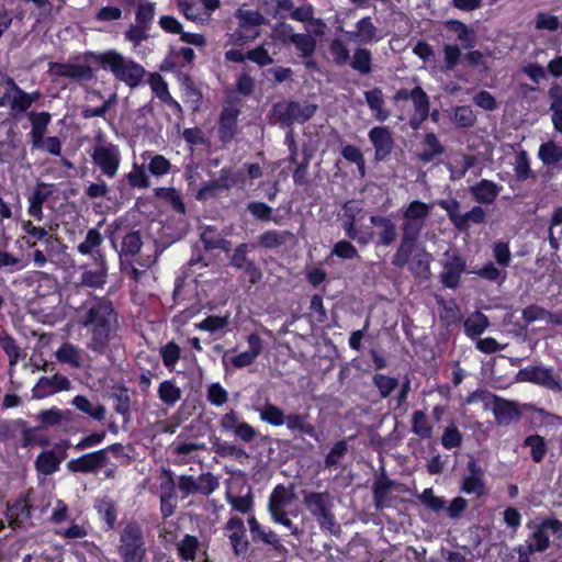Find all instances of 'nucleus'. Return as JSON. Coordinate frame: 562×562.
I'll list each match as a JSON object with an SVG mask.
<instances>
[{
	"label": "nucleus",
	"mask_w": 562,
	"mask_h": 562,
	"mask_svg": "<svg viewBox=\"0 0 562 562\" xmlns=\"http://www.w3.org/2000/svg\"><path fill=\"white\" fill-rule=\"evenodd\" d=\"M236 18L239 20V26L229 37L232 44L243 45L259 35L257 27L265 21L259 11L240 8L236 12Z\"/></svg>",
	"instance_id": "9d476101"
},
{
	"label": "nucleus",
	"mask_w": 562,
	"mask_h": 562,
	"mask_svg": "<svg viewBox=\"0 0 562 562\" xmlns=\"http://www.w3.org/2000/svg\"><path fill=\"white\" fill-rule=\"evenodd\" d=\"M373 383L382 397H387L398 385L397 379L385 374H375Z\"/></svg>",
	"instance_id": "69168bd1"
},
{
	"label": "nucleus",
	"mask_w": 562,
	"mask_h": 562,
	"mask_svg": "<svg viewBox=\"0 0 562 562\" xmlns=\"http://www.w3.org/2000/svg\"><path fill=\"white\" fill-rule=\"evenodd\" d=\"M488 326V318L481 312L470 315L464 322V331L469 337L480 336Z\"/></svg>",
	"instance_id": "a19ab883"
},
{
	"label": "nucleus",
	"mask_w": 562,
	"mask_h": 562,
	"mask_svg": "<svg viewBox=\"0 0 562 562\" xmlns=\"http://www.w3.org/2000/svg\"><path fill=\"white\" fill-rule=\"evenodd\" d=\"M238 111L233 106L225 108L220 119V133L223 140H229L235 132Z\"/></svg>",
	"instance_id": "c9c22d12"
},
{
	"label": "nucleus",
	"mask_w": 562,
	"mask_h": 562,
	"mask_svg": "<svg viewBox=\"0 0 562 562\" xmlns=\"http://www.w3.org/2000/svg\"><path fill=\"white\" fill-rule=\"evenodd\" d=\"M475 120L476 116L470 106L461 105L452 110V121L460 127H470L475 123Z\"/></svg>",
	"instance_id": "864d4df0"
},
{
	"label": "nucleus",
	"mask_w": 562,
	"mask_h": 562,
	"mask_svg": "<svg viewBox=\"0 0 562 562\" xmlns=\"http://www.w3.org/2000/svg\"><path fill=\"white\" fill-rule=\"evenodd\" d=\"M432 257L424 248L418 249L412 259L407 260L405 265H408L409 270L417 277L428 278L430 271V262Z\"/></svg>",
	"instance_id": "473e14b6"
},
{
	"label": "nucleus",
	"mask_w": 562,
	"mask_h": 562,
	"mask_svg": "<svg viewBox=\"0 0 562 562\" xmlns=\"http://www.w3.org/2000/svg\"><path fill=\"white\" fill-rule=\"evenodd\" d=\"M198 549V539L193 536H186L178 543L179 555L186 561H192L195 558Z\"/></svg>",
	"instance_id": "338daca9"
},
{
	"label": "nucleus",
	"mask_w": 562,
	"mask_h": 562,
	"mask_svg": "<svg viewBox=\"0 0 562 562\" xmlns=\"http://www.w3.org/2000/svg\"><path fill=\"white\" fill-rule=\"evenodd\" d=\"M248 526L254 541H261L277 551L283 550L279 536L270 528L261 526L254 516L248 519Z\"/></svg>",
	"instance_id": "b1692460"
},
{
	"label": "nucleus",
	"mask_w": 562,
	"mask_h": 562,
	"mask_svg": "<svg viewBox=\"0 0 562 562\" xmlns=\"http://www.w3.org/2000/svg\"><path fill=\"white\" fill-rule=\"evenodd\" d=\"M291 236L289 232L268 231L263 233L259 239L261 246L266 248H277L283 245Z\"/></svg>",
	"instance_id": "bf43d9fd"
},
{
	"label": "nucleus",
	"mask_w": 562,
	"mask_h": 562,
	"mask_svg": "<svg viewBox=\"0 0 562 562\" xmlns=\"http://www.w3.org/2000/svg\"><path fill=\"white\" fill-rule=\"evenodd\" d=\"M74 405L81 412L88 414L95 420H102L105 417V408L100 404H93L85 396H76Z\"/></svg>",
	"instance_id": "37998d69"
},
{
	"label": "nucleus",
	"mask_w": 562,
	"mask_h": 562,
	"mask_svg": "<svg viewBox=\"0 0 562 562\" xmlns=\"http://www.w3.org/2000/svg\"><path fill=\"white\" fill-rule=\"evenodd\" d=\"M27 263L23 261L21 258L4 251L0 250V270L7 272H15L23 270L26 268Z\"/></svg>",
	"instance_id": "13d9d810"
},
{
	"label": "nucleus",
	"mask_w": 562,
	"mask_h": 562,
	"mask_svg": "<svg viewBox=\"0 0 562 562\" xmlns=\"http://www.w3.org/2000/svg\"><path fill=\"white\" fill-rule=\"evenodd\" d=\"M95 270H86L81 277V284L89 288H101L106 280L108 268L103 255H99Z\"/></svg>",
	"instance_id": "2f4dec72"
},
{
	"label": "nucleus",
	"mask_w": 562,
	"mask_h": 562,
	"mask_svg": "<svg viewBox=\"0 0 562 562\" xmlns=\"http://www.w3.org/2000/svg\"><path fill=\"white\" fill-rule=\"evenodd\" d=\"M317 105L308 102H280L273 106L274 117L285 127L293 123H304L316 112Z\"/></svg>",
	"instance_id": "1a4fd4ad"
},
{
	"label": "nucleus",
	"mask_w": 562,
	"mask_h": 562,
	"mask_svg": "<svg viewBox=\"0 0 562 562\" xmlns=\"http://www.w3.org/2000/svg\"><path fill=\"white\" fill-rule=\"evenodd\" d=\"M349 34L361 44L370 43L375 38L376 27L370 18H363L357 23V31Z\"/></svg>",
	"instance_id": "a18cd8bd"
},
{
	"label": "nucleus",
	"mask_w": 562,
	"mask_h": 562,
	"mask_svg": "<svg viewBox=\"0 0 562 562\" xmlns=\"http://www.w3.org/2000/svg\"><path fill=\"white\" fill-rule=\"evenodd\" d=\"M119 553L123 562H143L146 557V548L142 530L137 525H127L120 537Z\"/></svg>",
	"instance_id": "423d86ee"
},
{
	"label": "nucleus",
	"mask_w": 562,
	"mask_h": 562,
	"mask_svg": "<svg viewBox=\"0 0 562 562\" xmlns=\"http://www.w3.org/2000/svg\"><path fill=\"white\" fill-rule=\"evenodd\" d=\"M94 507L98 514L105 520L109 528H112L116 520L114 503L109 498H100L97 499Z\"/></svg>",
	"instance_id": "6e6d98bb"
},
{
	"label": "nucleus",
	"mask_w": 562,
	"mask_h": 562,
	"mask_svg": "<svg viewBox=\"0 0 562 562\" xmlns=\"http://www.w3.org/2000/svg\"><path fill=\"white\" fill-rule=\"evenodd\" d=\"M158 397L164 404L173 406L181 398V390L175 381L166 380L159 384Z\"/></svg>",
	"instance_id": "ea45409f"
},
{
	"label": "nucleus",
	"mask_w": 562,
	"mask_h": 562,
	"mask_svg": "<svg viewBox=\"0 0 562 562\" xmlns=\"http://www.w3.org/2000/svg\"><path fill=\"white\" fill-rule=\"evenodd\" d=\"M392 483L385 476L379 477L373 484V497L374 504L378 509L384 508L386 503L387 494L391 490Z\"/></svg>",
	"instance_id": "3c124183"
},
{
	"label": "nucleus",
	"mask_w": 562,
	"mask_h": 562,
	"mask_svg": "<svg viewBox=\"0 0 562 562\" xmlns=\"http://www.w3.org/2000/svg\"><path fill=\"white\" fill-rule=\"evenodd\" d=\"M246 181L247 177L241 169L222 168L216 180L210 181L198 191L196 199L206 200L215 196L221 190H229L235 187L241 189Z\"/></svg>",
	"instance_id": "6e6552de"
},
{
	"label": "nucleus",
	"mask_w": 562,
	"mask_h": 562,
	"mask_svg": "<svg viewBox=\"0 0 562 562\" xmlns=\"http://www.w3.org/2000/svg\"><path fill=\"white\" fill-rule=\"evenodd\" d=\"M229 324V314L223 316L210 315L202 322L195 324V328L209 333H215L225 329Z\"/></svg>",
	"instance_id": "de8ad7c7"
},
{
	"label": "nucleus",
	"mask_w": 562,
	"mask_h": 562,
	"mask_svg": "<svg viewBox=\"0 0 562 562\" xmlns=\"http://www.w3.org/2000/svg\"><path fill=\"white\" fill-rule=\"evenodd\" d=\"M102 241L103 237L98 229H89L85 240L78 245V251L81 255H97V259L99 260V255H101L99 247L101 246Z\"/></svg>",
	"instance_id": "e433bc0d"
},
{
	"label": "nucleus",
	"mask_w": 562,
	"mask_h": 562,
	"mask_svg": "<svg viewBox=\"0 0 562 562\" xmlns=\"http://www.w3.org/2000/svg\"><path fill=\"white\" fill-rule=\"evenodd\" d=\"M106 462V450L101 449L69 461L68 469L72 472L89 473L94 472L99 468L103 467Z\"/></svg>",
	"instance_id": "dca6fc26"
},
{
	"label": "nucleus",
	"mask_w": 562,
	"mask_h": 562,
	"mask_svg": "<svg viewBox=\"0 0 562 562\" xmlns=\"http://www.w3.org/2000/svg\"><path fill=\"white\" fill-rule=\"evenodd\" d=\"M126 178L132 187L143 189L149 187L148 176L143 166L135 164L132 170L126 175Z\"/></svg>",
	"instance_id": "774afa93"
},
{
	"label": "nucleus",
	"mask_w": 562,
	"mask_h": 562,
	"mask_svg": "<svg viewBox=\"0 0 562 562\" xmlns=\"http://www.w3.org/2000/svg\"><path fill=\"white\" fill-rule=\"evenodd\" d=\"M206 398L214 406H223L228 401V392L220 383H211L206 390Z\"/></svg>",
	"instance_id": "0e129e2a"
},
{
	"label": "nucleus",
	"mask_w": 562,
	"mask_h": 562,
	"mask_svg": "<svg viewBox=\"0 0 562 562\" xmlns=\"http://www.w3.org/2000/svg\"><path fill=\"white\" fill-rule=\"evenodd\" d=\"M286 428L291 431H300L302 434L308 435L311 437L315 436V428L312 424L306 420V417L301 414H290L285 415Z\"/></svg>",
	"instance_id": "79ce46f5"
},
{
	"label": "nucleus",
	"mask_w": 562,
	"mask_h": 562,
	"mask_svg": "<svg viewBox=\"0 0 562 562\" xmlns=\"http://www.w3.org/2000/svg\"><path fill=\"white\" fill-rule=\"evenodd\" d=\"M21 227L30 238H33V241L30 239L26 241L32 248L36 246L37 241L43 240L46 245V249L49 250L56 241V239L49 236L46 228L34 225L32 221H23Z\"/></svg>",
	"instance_id": "c756f323"
},
{
	"label": "nucleus",
	"mask_w": 562,
	"mask_h": 562,
	"mask_svg": "<svg viewBox=\"0 0 562 562\" xmlns=\"http://www.w3.org/2000/svg\"><path fill=\"white\" fill-rule=\"evenodd\" d=\"M295 501V494L282 484L277 485L268 501V512L272 521L288 528L292 535L299 532V528L288 517L285 508Z\"/></svg>",
	"instance_id": "39448f33"
},
{
	"label": "nucleus",
	"mask_w": 562,
	"mask_h": 562,
	"mask_svg": "<svg viewBox=\"0 0 562 562\" xmlns=\"http://www.w3.org/2000/svg\"><path fill=\"white\" fill-rule=\"evenodd\" d=\"M329 50L333 55L334 61L339 65L344 66L347 65L350 60V54L347 45L339 38H335L329 44Z\"/></svg>",
	"instance_id": "052dcab7"
},
{
	"label": "nucleus",
	"mask_w": 562,
	"mask_h": 562,
	"mask_svg": "<svg viewBox=\"0 0 562 562\" xmlns=\"http://www.w3.org/2000/svg\"><path fill=\"white\" fill-rule=\"evenodd\" d=\"M370 222L374 227L378 228V243L380 245L389 246L396 240V226L390 217L373 215L370 217Z\"/></svg>",
	"instance_id": "393cba45"
},
{
	"label": "nucleus",
	"mask_w": 562,
	"mask_h": 562,
	"mask_svg": "<svg viewBox=\"0 0 562 562\" xmlns=\"http://www.w3.org/2000/svg\"><path fill=\"white\" fill-rule=\"evenodd\" d=\"M412 430L415 435L420 438H430L432 435V428L429 425L427 416L422 411H416L413 414V427Z\"/></svg>",
	"instance_id": "5fc2aeb1"
},
{
	"label": "nucleus",
	"mask_w": 562,
	"mask_h": 562,
	"mask_svg": "<svg viewBox=\"0 0 562 562\" xmlns=\"http://www.w3.org/2000/svg\"><path fill=\"white\" fill-rule=\"evenodd\" d=\"M411 100L414 104L415 114L409 121L411 126L416 130L425 121L429 113V99L420 87H415L411 91Z\"/></svg>",
	"instance_id": "5701e85b"
},
{
	"label": "nucleus",
	"mask_w": 562,
	"mask_h": 562,
	"mask_svg": "<svg viewBox=\"0 0 562 562\" xmlns=\"http://www.w3.org/2000/svg\"><path fill=\"white\" fill-rule=\"evenodd\" d=\"M49 74L55 77H66L72 80H87L91 78L90 67L77 64L50 63Z\"/></svg>",
	"instance_id": "412c9836"
},
{
	"label": "nucleus",
	"mask_w": 562,
	"mask_h": 562,
	"mask_svg": "<svg viewBox=\"0 0 562 562\" xmlns=\"http://www.w3.org/2000/svg\"><path fill=\"white\" fill-rule=\"evenodd\" d=\"M424 147V150L419 154V158L425 162L431 161L436 156L442 154L443 151V148L437 136L432 133H429L425 136Z\"/></svg>",
	"instance_id": "8fccbe9b"
},
{
	"label": "nucleus",
	"mask_w": 562,
	"mask_h": 562,
	"mask_svg": "<svg viewBox=\"0 0 562 562\" xmlns=\"http://www.w3.org/2000/svg\"><path fill=\"white\" fill-rule=\"evenodd\" d=\"M372 55L369 49L357 48L353 53V57L350 61L352 69L357 70L362 75L370 74L372 68Z\"/></svg>",
	"instance_id": "c03bdc74"
},
{
	"label": "nucleus",
	"mask_w": 562,
	"mask_h": 562,
	"mask_svg": "<svg viewBox=\"0 0 562 562\" xmlns=\"http://www.w3.org/2000/svg\"><path fill=\"white\" fill-rule=\"evenodd\" d=\"M32 130L30 132L32 146L40 145L47 130L50 121V115L47 112L30 113L29 115Z\"/></svg>",
	"instance_id": "7c9ffc66"
},
{
	"label": "nucleus",
	"mask_w": 562,
	"mask_h": 562,
	"mask_svg": "<svg viewBox=\"0 0 562 562\" xmlns=\"http://www.w3.org/2000/svg\"><path fill=\"white\" fill-rule=\"evenodd\" d=\"M92 161L98 166L102 173L113 178L121 164V153L116 145L103 144L94 147L91 155Z\"/></svg>",
	"instance_id": "9b49d317"
},
{
	"label": "nucleus",
	"mask_w": 562,
	"mask_h": 562,
	"mask_svg": "<svg viewBox=\"0 0 562 562\" xmlns=\"http://www.w3.org/2000/svg\"><path fill=\"white\" fill-rule=\"evenodd\" d=\"M55 358L59 363L79 369L83 367L87 353L79 346L66 341L55 351Z\"/></svg>",
	"instance_id": "a211bd4d"
},
{
	"label": "nucleus",
	"mask_w": 562,
	"mask_h": 562,
	"mask_svg": "<svg viewBox=\"0 0 562 562\" xmlns=\"http://www.w3.org/2000/svg\"><path fill=\"white\" fill-rule=\"evenodd\" d=\"M220 427L224 432H231L244 442H251L257 437V430L243 420L234 409L225 413L220 419Z\"/></svg>",
	"instance_id": "ddd939ff"
},
{
	"label": "nucleus",
	"mask_w": 562,
	"mask_h": 562,
	"mask_svg": "<svg viewBox=\"0 0 562 562\" xmlns=\"http://www.w3.org/2000/svg\"><path fill=\"white\" fill-rule=\"evenodd\" d=\"M539 157L546 165H554L562 160V147L554 142L542 144L539 148Z\"/></svg>",
	"instance_id": "603ef678"
},
{
	"label": "nucleus",
	"mask_w": 562,
	"mask_h": 562,
	"mask_svg": "<svg viewBox=\"0 0 562 562\" xmlns=\"http://www.w3.org/2000/svg\"><path fill=\"white\" fill-rule=\"evenodd\" d=\"M517 380L520 382L539 384L554 391H560L562 389L560 380L554 375L552 369L544 367L524 368L519 370Z\"/></svg>",
	"instance_id": "4468645a"
},
{
	"label": "nucleus",
	"mask_w": 562,
	"mask_h": 562,
	"mask_svg": "<svg viewBox=\"0 0 562 562\" xmlns=\"http://www.w3.org/2000/svg\"><path fill=\"white\" fill-rule=\"evenodd\" d=\"M260 420L274 427H280L285 423V413L279 406L272 403H266L259 409Z\"/></svg>",
	"instance_id": "4c0bfd02"
},
{
	"label": "nucleus",
	"mask_w": 562,
	"mask_h": 562,
	"mask_svg": "<svg viewBox=\"0 0 562 562\" xmlns=\"http://www.w3.org/2000/svg\"><path fill=\"white\" fill-rule=\"evenodd\" d=\"M98 60L102 68L110 70L116 79L131 88L137 87L146 74L142 65L115 50L100 54Z\"/></svg>",
	"instance_id": "7ed1b4c3"
},
{
	"label": "nucleus",
	"mask_w": 562,
	"mask_h": 562,
	"mask_svg": "<svg viewBox=\"0 0 562 562\" xmlns=\"http://www.w3.org/2000/svg\"><path fill=\"white\" fill-rule=\"evenodd\" d=\"M483 470L474 460L468 463V474L462 479L461 491L467 494H474L480 497L485 494V484L483 482Z\"/></svg>",
	"instance_id": "f3484780"
},
{
	"label": "nucleus",
	"mask_w": 562,
	"mask_h": 562,
	"mask_svg": "<svg viewBox=\"0 0 562 562\" xmlns=\"http://www.w3.org/2000/svg\"><path fill=\"white\" fill-rule=\"evenodd\" d=\"M142 247V238L138 232H130L122 241L121 257L135 256Z\"/></svg>",
	"instance_id": "680f3d73"
},
{
	"label": "nucleus",
	"mask_w": 562,
	"mask_h": 562,
	"mask_svg": "<svg viewBox=\"0 0 562 562\" xmlns=\"http://www.w3.org/2000/svg\"><path fill=\"white\" fill-rule=\"evenodd\" d=\"M247 342L249 346L247 351L240 352L233 357H228L227 352L224 355L222 362L226 370H228L231 367L234 369H241L255 362L263 349L262 339L257 334H250L247 337Z\"/></svg>",
	"instance_id": "f8f14e48"
},
{
	"label": "nucleus",
	"mask_w": 562,
	"mask_h": 562,
	"mask_svg": "<svg viewBox=\"0 0 562 562\" xmlns=\"http://www.w3.org/2000/svg\"><path fill=\"white\" fill-rule=\"evenodd\" d=\"M347 450H348V446L345 440L337 441L330 448L329 452L327 453V456L325 458V468L329 469V470L336 468L340 463V461L345 457V454L347 453Z\"/></svg>",
	"instance_id": "4d7b16f0"
},
{
	"label": "nucleus",
	"mask_w": 562,
	"mask_h": 562,
	"mask_svg": "<svg viewBox=\"0 0 562 562\" xmlns=\"http://www.w3.org/2000/svg\"><path fill=\"white\" fill-rule=\"evenodd\" d=\"M30 517V508L25 501H16L8 507L7 519L13 528L20 527Z\"/></svg>",
	"instance_id": "58836bf2"
},
{
	"label": "nucleus",
	"mask_w": 562,
	"mask_h": 562,
	"mask_svg": "<svg viewBox=\"0 0 562 562\" xmlns=\"http://www.w3.org/2000/svg\"><path fill=\"white\" fill-rule=\"evenodd\" d=\"M303 503L316 519L321 529L333 535L339 531V526L333 514V497L329 493L306 492L303 495Z\"/></svg>",
	"instance_id": "20e7f679"
},
{
	"label": "nucleus",
	"mask_w": 562,
	"mask_h": 562,
	"mask_svg": "<svg viewBox=\"0 0 562 562\" xmlns=\"http://www.w3.org/2000/svg\"><path fill=\"white\" fill-rule=\"evenodd\" d=\"M502 187L490 180H481L471 188V192L479 203L491 204L497 198Z\"/></svg>",
	"instance_id": "c85d7f7f"
},
{
	"label": "nucleus",
	"mask_w": 562,
	"mask_h": 562,
	"mask_svg": "<svg viewBox=\"0 0 562 562\" xmlns=\"http://www.w3.org/2000/svg\"><path fill=\"white\" fill-rule=\"evenodd\" d=\"M2 82L7 89L0 97V106H8L13 115L22 114L40 98L38 92L27 93L22 90L11 77L2 76Z\"/></svg>",
	"instance_id": "0eeeda50"
},
{
	"label": "nucleus",
	"mask_w": 562,
	"mask_h": 562,
	"mask_svg": "<svg viewBox=\"0 0 562 562\" xmlns=\"http://www.w3.org/2000/svg\"><path fill=\"white\" fill-rule=\"evenodd\" d=\"M493 414L498 425H509L520 418V411L515 402L495 397L493 402Z\"/></svg>",
	"instance_id": "4be33fe9"
},
{
	"label": "nucleus",
	"mask_w": 562,
	"mask_h": 562,
	"mask_svg": "<svg viewBox=\"0 0 562 562\" xmlns=\"http://www.w3.org/2000/svg\"><path fill=\"white\" fill-rule=\"evenodd\" d=\"M364 97L376 120L385 121L390 116V112L384 108V98L380 89L366 91Z\"/></svg>",
	"instance_id": "72a5a7b5"
},
{
	"label": "nucleus",
	"mask_w": 562,
	"mask_h": 562,
	"mask_svg": "<svg viewBox=\"0 0 562 562\" xmlns=\"http://www.w3.org/2000/svg\"><path fill=\"white\" fill-rule=\"evenodd\" d=\"M50 194V191L47 190L46 184L41 183L38 184L32 194L29 196L27 202V214L32 216L36 221H42L44 213H43V204L48 199Z\"/></svg>",
	"instance_id": "cd10ccee"
},
{
	"label": "nucleus",
	"mask_w": 562,
	"mask_h": 562,
	"mask_svg": "<svg viewBox=\"0 0 562 562\" xmlns=\"http://www.w3.org/2000/svg\"><path fill=\"white\" fill-rule=\"evenodd\" d=\"M61 459L52 450L43 451L35 461L36 470L44 474L50 475L58 471Z\"/></svg>",
	"instance_id": "f704fd0d"
},
{
	"label": "nucleus",
	"mask_w": 562,
	"mask_h": 562,
	"mask_svg": "<svg viewBox=\"0 0 562 562\" xmlns=\"http://www.w3.org/2000/svg\"><path fill=\"white\" fill-rule=\"evenodd\" d=\"M369 138L375 150V158L383 160L390 155L393 148V138L391 131L385 126L373 127L369 132Z\"/></svg>",
	"instance_id": "6ab92c4d"
},
{
	"label": "nucleus",
	"mask_w": 562,
	"mask_h": 562,
	"mask_svg": "<svg viewBox=\"0 0 562 562\" xmlns=\"http://www.w3.org/2000/svg\"><path fill=\"white\" fill-rule=\"evenodd\" d=\"M524 446L530 448L531 458L536 463H540L544 459L547 442L543 437L539 435L528 436L524 441Z\"/></svg>",
	"instance_id": "49530a36"
},
{
	"label": "nucleus",
	"mask_w": 562,
	"mask_h": 562,
	"mask_svg": "<svg viewBox=\"0 0 562 562\" xmlns=\"http://www.w3.org/2000/svg\"><path fill=\"white\" fill-rule=\"evenodd\" d=\"M226 530L235 554H244L248 549V540L246 538V530L243 519L239 517H232L226 522Z\"/></svg>",
	"instance_id": "aec40b11"
},
{
	"label": "nucleus",
	"mask_w": 562,
	"mask_h": 562,
	"mask_svg": "<svg viewBox=\"0 0 562 562\" xmlns=\"http://www.w3.org/2000/svg\"><path fill=\"white\" fill-rule=\"evenodd\" d=\"M550 544L548 530L541 522L533 531L530 540L528 541V550L530 553L544 551Z\"/></svg>",
	"instance_id": "09e8293b"
},
{
	"label": "nucleus",
	"mask_w": 562,
	"mask_h": 562,
	"mask_svg": "<svg viewBox=\"0 0 562 562\" xmlns=\"http://www.w3.org/2000/svg\"><path fill=\"white\" fill-rule=\"evenodd\" d=\"M442 267L441 282L449 289L457 288L465 269V260L456 251H446Z\"/></svg>",
	"instance_id": "2eb2a0df"
},
{
	"label": "nucleus",
	"mask_w": 562,
	"mask_h": 562,
	"mask_svg": "<svg viewBox=\"0 0 562 562\" xmlns=\"http://www.w3.org/2000/svg\"><path fill=\"white\" fill-rule=\"evenodd\" d=\"M70 382L67 378L55 375L53 378H41L33 392L36 397H44L58 391L68 390Z\"/></svg>",
	"instance_id": "a878e982"
},
{
	"label": "nucleus",
	"mask_w": 562,
	"mask_h": 562,
	"mask_svg": "<svg viewBox=\"0 0 562 562\" xmlns=\"http://www.w3.org/2000/svg\"><path fill=\"white\" fill-rule=\"evenodd\" d=\"M434 209L432 203H425L420 200L412 201L402 209V240L393 256V265L403 268L412 256L415 243L425 227L426 221Z\"/></svg>",
	"instance_id": "f03ea898"
},
{
	"label": "nucleus",
	"mask_w": 562,
	"mask_h": 562,
	"mask_svg": "<svg viewBox=\"0 0 562 562\" xmlns=\"http://www.w3.org/2000/svg\"><path fill=\"white\" fill-rule=\"evenodd\" d=\"M206 446L203 442L175 441L170 446L172 454L175 456V463L182 465L194 460L196 451L204 450Z\"/></svg>",
	"instance_id": "bb28decb"
},
{
	"label": "nucleus",
	"mask_w": 562,
	"mask_h": 562,
	"mask_svg": "<svg viewBox=\"0 0 562 562\" xmlns=\"http://www.w3.org/2000/svg\"><path fill=\"white\" fill-rule=\"evenodd\" d=\"M79 324L90 333L88 348L99 355H106L117 338V316L108 301L93 299L78 311Z\"/></svg>",
	"instance_id": "f257e3e1"
},
{
	"label": "nucleus",
	"mask_w": 562,
	"mask_h": 562,
	"mask_svg": "<svg viewBox=\"0 0 562 562\" xmlns=\"http://www.w3.org/2000/svg\"><path fill=\"white\" fill-rule=\"evenodd\" d=\"M291 43L295 45L296 49L300 50L304 57L311 56L316 46V41L312 36L300 33L292 35Z\"/></svg>",
	"instance_id": "e2e57ef3"
}]
</instances>
